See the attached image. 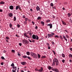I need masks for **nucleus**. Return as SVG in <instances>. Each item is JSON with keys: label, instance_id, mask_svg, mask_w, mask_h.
<instances>
[{"label": "nucleus", "instance_id": "obj_25", "mask_svg": "<svg viewBox=\"0 0 72 72\" xmlns=\"http://www.w3.org/2000/svg\"><path fill=\"white\" fill-rule=\"evenodd\" d=\"M50 21V20H49V19H47L46 21V22H47V23H49V22Z\"/></svg>", "mask_w": 72, "mask_h": 72}, {"label": "nucleus", "instance_id": "obj_43", "mask_svg": "<svg viewBox=\"0 0 72 72\" xmlns=\"http://www.w3.org/2000/svg\"><path fill=\"white\" fill-rule=\"evenodd\" d=\"M66 37H67V38H69V36H68V35H66Z\"/></svg>", "mask_w": 72, "mask_h": 72}, {"label": "nucleus", "instance_id": "obj_51", "mask_svg": "<svg viewBox=\"0 0 72 72\" xmlns=\"http://www.w3.org/2000/svg\"><path fill=\"white\" fill-rule=\"evenodd\" d=\"M1 64L2 66H3V65L4 64V63H3V62H1Z\"/></svg>", "mask_w": 72, "mask_h": 72}, {"label": "nucleus", "instance_id": "obj_12", "mask_svg": "<svg viewBox=\"0 0 72 72\" xmlns=\"http://www.w3.org/2000/svg\"><path fill=\"white\" fill-rule=\"evenodd\" d=\"M36 9L37 11H39V10H40V8L39 6H37L36 7Z\"/></svg>", "mask_w": 72, "mask_h": 72}, {"label": "nucleus", "instance_id": "obj_17", "mask_svg": "<svg viewBox=\"0 0 72 72\" xmlns=\"http://www.w3.org/2000/svg\"><path fill=\"white\" fill-rule=\"evenodd\" d=\"M19 6H16V8H15L16 10H18V9L19 8Z\"/></svg>", "mask_w": 72, "mask_h": 72}, {"label": "nucleus", "instance_id": "obj_28", "mask_svg": "<svg viewBox=\"0 0 72 72\" xmlns=\"http://www.w3.org/2000/svg\"><path fill=\"white\" fill-rule=\"evenodd\" d=\"M1 59L3 60H5V58H4V57L3 56L1 57Z\"/></svg>", "mask_w": 72, "mask_h": 72}, {"label": "nucleus", "instance_id": "obj_22", "mask_svg": "<svg viewBox=\"0 0 72 72\" xmlns=\"http://www.w3.org/2000/svg\"><path fill=\"white\" fill-rule=\"evenodd\" d=\"M50 5L51 6H54V4L53 3H51L50 4Z\"/></svg>", "mask_w": 72, "mask_h": 72}, {"label": "nucleus", "instance_id": "obj_58", "mask_svg": "<svg viewBox=\"0 0 72 72\" xmlns=\"http://www.w3.org/2000/svg\"><path fill=\"white\" fill-rule=\"evenodd\" d=\"M30 10H31V12H33V10L32 8L30 9Z\"/></svg>", "mask_w": 72, "mask_h": 72}, {"label": "nucleus", "instance_id": "obj_60", "mask_svg": "<svg viewBox=\"0 0 72 72\" xmlns=\"http://www.w3.org/2000/svg\"><path fill=\"white\" fill-rule=\"evenodd\" d=\"M69 61L70 62V63H71V62H72V60L71 59Z\"/></svg>", "mask_w": 72, "mask_h": 72}, {"label": "nucleus", "instance_id": "obj_23", "mask_svg": "<svg viewBox=\"0 0 72 72\" xmlns=\"http://www.w3.org/2000/svg\"><path fill=\"white\" fill-rule=\"evenodd\" d=\"M71 15L72 14H70L69 13L68 14V15L69 17H70V16H71Z\"/></svg>", "mask_w": 72, "mask_h": 72}, {"label": "nucleus", "instance_id": "obj_33", "mask_svg": "<svg viewBox=\"0 0 72 72\" xmlns=\"http://www.w3.org/2000/svg\"><path fill=\"white\" fill-rule=\"evenodd\" d=\"M55 37L56 38H59V36H58V35H55Z\"/></svg>", "mask_w": 72, "mask_h": 72}, {"label": "nucleus", "instance_id": "obj_18", "mask_svg": "<svg viewBox=\"0 0 72 72\" xmlns=\"http://www.w3.org/2000/svg\"><path fill=\"white\" fill-rule=\"evenodd\" d=\"M62 57H63V58H64L65 57V54H64L62 53Z\"/></svg>", "mask_w": 72, "mask_h": 72}, {"label": "nucleus", "instance_id": "obj_49", "mask_svg": "<svg viewBox=\"0 0 72 72\" xmlns=\"http://www.w3.org/2000/svg\"><path fill=\"white\" fill-rule=\"evenodd\" d=\"M17 27H18V28H19V27H20V25L19 24H18L17 25Z\"/></svg>", "mask_w": 72, "mask_h": 72}, {"label": "nucleus", "instance_id": "obj_57", "mask_svg": "<svg viewBox=\"0 0 72 72\" xmlns=\"http://www.w3.org/2000/svg\"><path fill=\"white\" fill-rule=\"evenodd\" d=\"M19 45L20 46H22V44L21 43H19Z\"/></svg>", "mask_w": 72, "mask_h": 72}, {"label": "nucleus", "instance_id": "obj_36", "mask_svg": "<svg viewBox=\"0 0 72 72\" xmlns=\"http://www.w3.org/2000/svg\"><path fill=\"white\" fill-rule=\"evenodd\" d=\"M41 24H42L43 25H44V22L43 21L41 22Z\"/></svg>", "mask_w": 72, "mask_h": 72}, {"label": "nucleus", "instance_id": "obj_47", "mask_svg": "<svg viewBox=\"0 0 72 72\" xmlns=\"http://www.w3.org/2000/svg\"><path fill=\"white\" fill-rule=\"evenodd\" d=\"M10 27H12V24L10 23L9 24Z\"/></svg>", "mask_w": 72, "mask_h": 72}, {"label": "nucleus", "instance_id": "obj_5", "mask_svg": "<svg viewBox=\"0 0 72 72\" xmlns=\"http://www.w3.org/2000/svg\"><path fill=\"white\" fill-rule=\"evenodd\" d=\"M22 42H23V43L24 44H28V42L27 40H22Z\"/></svg>", "mask_w": 72, "mask_h": 72}, {"label": "nucleus", "instance_id": "obj_3", "mask_svg": "<svg viewBox=\"0 0 72 72\" xmlns=\"http://www.w3.org/2000/svg\"><path fill=\"white\" fill-rule=\"evenodd\" d=\"M32 38L33 39H36V40H39V38L38 36L37 35H35L34 34L32 36Z\"/></svg>", "mask_w": 72, "mask_h": 72}, {"label": "nucleus", "instance_id": "obj_48", "mask_svg": "<svg viewBox=\"0 0 72 72\" xmlns=\"http://www.w3.org/2000/svg\"><path fill=\"white\" fill-rule=\"evenodd\" d=\"M22 18H26V16H25V15H23L22 16Z\"/></svg>", "mask_w": 72, "mask_h": 72}, {"label": "nucleus", "instance_id": "obj_21", "mask_svg": "<svg viewBox=\"0 0 72 72\" xmlns=\"http://www.w3.org/2000/svg\"><path fill=\"white\" fill-rule=\"evenodd\" d=\"M5 4V2H4L2 1L0 2L1 4Z\"/></svg>", "mask_w": 72, "mask_h": 72}, {"label": "nucleus", "instance_id": "obj_1", "mask_svg": "<svg viewBox=\"0 0 72 72\" xmlns=\"http://www.w3.org/2000/svg\"><path fill=\"white\" fill-rule=\"evenodd\" d=\"M53 61L55 62L56 66H58L59 64V61L57 58H54L53 59Z\"/></svg>", "mask_w": 72, "mask_h": 72}, {"label": "nucleus", "instance_id": "obj_45", "mask_svg": "<svg viewBox=\"0 0 72 72\" xmlns=\"http://www.w3.org/2000/svg\"><path fill=\"white\" fill-rule=\"evenodd\" d=\"M32 23L33 25H35V22L33 21H32Z\"/></svg>", "mask_w": 72, "mask_h": 72}, {"label": "nucleus", "instance_id": "obj_46", "mask_svg": "<svg viewBox=\"0 0 72 72\" xmlns=\"http://www.w3.org/2000/svg\"><path fill=\"white\" fill-rule=\"evenodd\" d=\"M63 38L64 39H66V36L64 35H63Z\"/></svg>", "mask_w": 72, "mask_h": 72}, {"label": "nucleus", "instance_id": "obj_34", "mask_svg": "<svg viewBox=\"0 0 72 72\" xmlns=\"http://www.w3.org/2000/svg\"><path fill=\"white\" fill-rule=\"evenodd\" d=\"M11 66H12V67H13V66H14V64L13 63H12L11 65Z\"/></svg>", "mask_w": 72, "mask_h": 72}, {"label": "nucleus", "instance_id": "obj_24", "mask_svg": "<svg viewBox=\"0 0 72 72\" xmlns=\"http://www.w3.org/2000/svg\"><path fill=\"white\" fill-rule=\"evenodd\" d=\"M55 64V62L54 61H53V63L52 64V65L53 66H54Z\"/></svg>", "mask_w": 72, "mask_h": 72}, {"label": "nucleus", "instance_id": "obj_19", "mask_svg": "<svg viewBox=\"0 0 72 72\" xmlns=\"http://www.w3.org/2000/svg\"><path fill=\"white\" fill-rule=\"evenodd\" d=\"M62 22L63 24H64V25H66V23L63 21H62Z\"/></svg>", "mask_w": 72, "mask_h": 72}, {"label": "nucleus", "instance_id": "obj_56", "mask_svg": "<svg viewBox=\"0 0 72 72\" xmlns=\"http://www.w3.org/2000/svg\"><path fill=\"white\" fill-rule=\"evenodd\" d=\"M19 68H17V72H18L19 71Z\"/></svg>", "mask_w": 72, "mask_h": 72}, {"label": "nucleus", "instance_id": "obj_4", "mask_svg": "<svg viewBox=\"0 0 72 72\" xmlns=\"http://www.w3.org/2000/svg\"><path fill=\"white\" fill-rule=\"evenodd\" d=\"M12 68H13V69L12 70V71L13 72H16V70L17 69V67L14 66L12 67Z\"/></svg>", "mask_w": 72, "mask_h": 72}, {"label": "nucleus", "instance_id": "obj_53", "mask_svg": "<svg viewBox=\"0 0 72 72\" xmlns=\"http://www.w3.org/2000/svg\"><path fill=\"white\" fill-rule=\"evenodd\" d=\"M35 70L36 71H39V70H38V69L36 68L35 69Z\"/></svg>", "mask_w": 72, "mask_h": 72}, {"label": "nucleus", "instance_id": "obj_30", "mask_svg": "<svg viewBox=\"0 0 72 72\" xmlns=\"http://www.w3.org/2000/svg\"><path fill=\"white\" fill-rule=\"evenodd\" d=\"M25 20L26 21H28V20H29V19H28L27 18H25Z\"/></svg>", "mask_w": 72, "mask_h": 72}, {"label": "nucleus", "instance_id": "obj_15", "mask_svg": "<svg viewBox=\"0 0 72 72\" xmlns=\"http://www.w3.org/2000/svg\"><path fill=\"white\" fill-rule=\"evenodd\" d=\"M69 57L70 59H72V55L71 54H70L69 55Z\"/></svg>", "mask_w": 72, "mask_h": 72}, {"label": "nucleus", "instance_id": "obj_26", "mask_svg": "<svg viewBox=\"0 0 72 72\" xmlns=\"http://www.w3.org/2000/svg\"><path fill=\"white\" fill-rule=\"evenodd\" d=\"M16 17H14V21H16Z\"/></svg>", "mask_w": 72, "mask_h": 72}, {"label": "nucleus", "instance_id": "obj_38", "mask_svg": "<svg viewBox=\"0 0 72 72\" xmlns=\"http://www.w3.org/2000/svg\"><path fill=\"white\" fill-rule=\"evenodd\" d=\"M51 69V70L52 71H54L55 70V69L54 68H52V69Z\"/></svg>", "mask_w": 72, "mask_h": 72}, {"label": "nucleus", "instance_id": "obj_7", "mask_svg": "<svg viewBox=\"0 0 72 72\" xmlns=\"http://www.w3.org/2000/svg\"><path fill=\"white\" fill-rule=\"evenodd\" d=\"M47 26H50V28L51 29V28H52V27H53V25H52L51 24H48Z\"/></svg>", "mask_w": 72, "mask_h": 72}, {"label": "nucleus", "instance_id": "obj_52", "mask_svg": "<svg viewBox=\"0 0 72 72\" xmlns=\"http://www.w3.org/2000/svg\"><path fill=\"white\" fill-rule=\"evenodd\" d=\"M3 10L2 9H0V12H3Z\"/></svg>", "mask_w": 72, "mask_h": 72}, {"label": "nucleus", "instance_id": "obj_55", "mask_svg": "<svg viewBox=\"0 0 72 72\" xmlns=\"http://www.w3.org/2000/svg\"><path fill=\"white\" fill-rule=\"evenodd\" d=\"M52 33V36L54 35V33Z\"/></svg>", "mask_w": 72, "mask_h": 72}, {"label": "nucleus", "instance_id": "obj_32", "mask_svg": "<svg viewBox=\"0 0 72 72\" xmlns=\"http://www.w3.org/2000/svg\"><path fill=\"white\" fill-rule=\"evenodd\" d=\"M41 19V17H39L37 18V20H39V19Z\"/></svg>", "mask_w": 72, "mask_h": 72}, {"label": "nucleus", "instance_id": "obj_61", "mask_svg": "<svg viewBox=\"0 0 72 72\" xmlns=\"http://www.w3.org/2000/svg\"><path fill=\"white\" fill-rule=\"evenodd\" d=\"M18 56H19L20 57L21 56V54H19V53H18Z\"/></svg>", "mask_w": 72, "mask_h": 72}, {"label": "nucleus", "instance_id": "obj_64", "mask_svg": "<svg viewBox=\"0 0 72 72\" xmlns=\"http://www.w3.org/2000/svg\"><path fill=\"white\" fill-rule=\"evenodd\" d=\"M48 49H50V46H48Z\"/></svg>", "mask_w": 72, "mask_h": 72}, {"label": "nucleus", "instance_id": "obj_14", "mask_svg": "<svg viewBox=\"0 0 72 72\" xmlns=\"http://www.w3.org/2000/svg\"><path fill=\"white\" fill-rule=\"evenodd\" d=\"M24 36H26V37H27V38H29V37H28V36L27 35V34H26V33H25L24 34Z\"/></svg>", "mask_w": 72, "mask_h": 72}, {"label": "nucleus", "instance_id": "obj_31", "mask_svg": "<svg viewBox=\"0 0 72 72\" xmlns=\"http://www.w3.org/2000/svg\"><path fill=\"white\" fill-rule=\"evenodd\" d=\"M27 58H28V59H29V60H31V57L29 56L27 57Z\"/></svg>", "mask_w": 72, "mask_h": 72}, {"label": "nucleus", "instance_id": "obj_2", "mask_svg": "<svg viewBox=\"0 0 72 72\" xmlns=\"http://www.w3.org/2000/svg\"><path fill=\"white\" fill-rule=\"evenodd\" d=\"M30 55L33 58H37V55L35 54V53H33L32 52H31Z\"/></svg>", "mask_w": 72, "mask_h": 72}, {"label": "nucleus", "instance_id": "obj_13", "mask_svg": "<svg viewBox=\"0 0 72 72\" xmlns=\"http://www.w3.org/2000/svg\"><path fill=\"white\" fill-rule=\"evenodd\" d=\"M54 71L56 72H59V70H58V69H57V68H55V69Z\"/></svg>", "mask_w": 72, "mask_h": 72}, {"label": "nucleus", "instance_id": "obj_40", "mask_svg": "<svg viewBox=\"0 0 72 72\" xmlns=\"http://www.w3.org/2000/svg\"><path fill=\"white\" fill-rule=\"evenodd\" d=\"M36 30H37L38 28V27H37V26H36L35 27V28Z\"/></svg>", "mask_w": 72, "mask_h": 72}, {"label": "nucleus", "instance_id": "obj_11", "mask_svg": "<svg viewBox=\"0 0 72 72\" xmlns=\"http://www.w3.org/2000/svg\"><path fill=\"white\" fill-rule=\"evenodd\" d=\"M47 36L49 37H52L53 35L51 34H48Z\"/></svg>", "mask_w": 72, "mask_h": 72}, {"label": "nucleus", "instance_id": "obj_27", "mask_svg": "<svg viewBox=\"0 0 72 72\" xmlns=\"http://www.w3.org/2000/svg\"><path fill=\"white\" fill-rule=\"evenodd\" d=\"M27 56H26V55H24L23 56H22V58H27Z\"/></svg>", "mask_w": 72, "mask_h": 72}, {"label": "nucleus", "instance_id": "obj_35", "mask_svg": "<svg viewBox=\"0 0 72 72\" xmlns=\"http://www.w3.org/2000/svg\"><path fill=\"white\" fill-rule=\"evenodd\" d=\"M62 62L63 63H64V62H65V60L64 59H62Z\"/></svg>", "mask_w": 72, "mask_h": 72}, {"label": "nucleus", "instance_id": "obj_29", "mask_svg": "<svg viewBox=\"0 0 72 72\" xmlns=\"http://www.w3.org/2000/svg\"><path fill=\"white\" fill-rule=\"evenodd\" d=\"M38 58L39 59H40V57H41L40 56V55L39 54H38Z\"/></svg>", "mask_w": 72, "mask_h": 72}, {"label": "nucleus", "instance_id": "obj_16", "mask_svg": "<svg viewBox=\"0 0 72 72\" xmlns=\"http://www.w3.org/2000/svg\"><path fill=\"white\" fill-rule=\"evenodd\" d=\"M52 68L51 67V66H49L48 67V69H49V70H51V69Z\"/></svg>", "mask_w": 72, "mask_h": 72}, {"label": "nucleus", "instance_id": "obj_8", "mask_svg": "<svg viewBox=\"0 0 72 72\" xmlns=\"http://www.w3.org/2000/svg\"><path fill=\"white\" fill-rule=\"evenodd\" d=\"M38 71L40 72H42L43 71V68L42 67L40 68V69H38Z\"/></svg>", "mask_w": 72, "mask_h": 72}, {"label": "nucleus", "instance_id": "obj_41", "mask_svg": "<svg viewBox=\"0 0 72 72\" xmlns=\"http://www.w3.org/2000/svg\"><path fill=\"white\" fill-rule=\"evenodd\" d=\"M60 38L61 39L63 40V38L62 37V35H60Z\"/></svg>", "mask_w": 72, "mask_h": 72}, {"label": "nucleus", "instance_id": "obj_10", "mask_svg": "<svg viewBox=\"0 0 72 72\" xmlns=\"http://www.w3.org/2000/svg\"><path fill=\"white\" fill-rule=\"evenodd\" d=\"M9 8L11 10H13L14 9V6L12 5L10 6H9Z\"/></svg>", "mask_w": 72, "mask_h": 72}, {"label": "nucleus", "instance_id": "obj_54", "mask_svg": "<svg viewBox=\"0 0 72 72\" xmlns=\"http://www.w3.org/2000/svg\"><path fill=\"white\" fill-rule=\"evenodd\" d=\"M46 44L48 46H49V44L48 43H46Z\"/></svg>", "mask_w": 72, "mask_h": 72}, {"label": "nucleus", "instance_id": "obj_44", "mask_svg": "<svg viewBox=\"0 0 72 72\" xmlns=\"http://www.w3.org/2000/svg\"><path fill=\"white\" fill-rule=\"evenodd\" d=\"M52 18L53 19H55V16L54 15H53V16H52Z\"/></svg>", "mask_w": 72, "mask_h": 72}, {"label": "nucleus", "instance_id": "obj_37", "mask_svg": "<svg viewBox=\"0 0 72 72\" xmlns=\"http://www.w3.org/2000/svg\"><path fill=\"white\" fill-rule=\"evenodd\" d=\"M12 52V53H15V50H12L11 51Z\"/></svg>", "mask_w": 72, "mask_h": 72}, {"label": "nucleus", "instance_id": "obj_50", "mask_svg": "<svg viewBox=\"0 0 72 72\" xmlns=\"http://www.w3.org/2000/svg\"><path fill=\"white\" fill-rule=\"evenodd\" d=\"M51 43L52 45H53L55 44L54 43V42H52Z\"/></svg>", "mask_w": 72, "mask_h": 72}, {"label": "nucleus", "instance_id": "obj_9", "mask_svg": "<svg viewBox=\"0 0 72 72\" xmlns=\"http://www.w3.org/2000/svg\"><path fill=\"white\" fill-rule=\"evenodd\" d=\"M21 64L24 65H26L27 64V63H26V62H21Z\"/></svg>", "mask_w": 72, "mask_h": 72}, {"label": "nucleus", "instance_id": "obj_63", "mask_svg": "<svg viewBox=\"0 0 72 72\" xmlns=\"http://www.w3.org/2000/svg\"><path fill=\"white\" fill-rule=\"evenodd\" d=\"M65 39L66 41H67V38H65V39Z\"/></svg>", "mask_w": 72, "mask_h": 72}, {"label": "nucleus", "instance_id": "obj_6", "mask_svg": "<svg viewBox=\"0 0 72 72\" xmlns=\"http://www.w3.org/2000/svg\"><path fill=\"white\" fill-rule=\"evenodd\" d=\"M8 15L9 17H13V15L12 13H10L8 14Z\"/></svg>", "mask_w": 72, "mask_h": 72}, {"label": "nucleus", "instance_id": "obj_20", "mask_svg": "<svg viewBox=\"0 0 72 72\" xmlns=\"http://www.w3.org/2000/svg\"><path fill=\"white\" fill-rule=\"evenodd\" d=\"M26 54L28 55H29L30 54V52L27 51L26 52Z\"/></svg>", "mask_w": 72, "mask_h": 72}, {"label": "nucleus", "instance_id": "obj_39", "mask_svg": "<svg viewBox=\"0 0 72 72\" xmlns=\"http://www.w3.org/2000/svg\"><path fill=\"white\" fill-rule=\"evenodd\" d=\"M41 58H46V57H45V56H42Z\"/></svg>", "mask_w": 72, "mask_h": 72}, {"label": "nucleus", "instance_id": "obj_62", "mask_svg": "<svg viewBox=\"0 0 72 72\" xmlns=\"http://www.w3.org/2000/svg\"><path fill=\"white\" fill-rule=\"evenodd\" d=\"M69 49L71 50V51H72V48H70Z\"/></svg>", "mask_w": 72, "mask_h": 72}, {"label": "nucleus", "instance_id": "obj_42", "mask_svg": "<svg viewBox=\"0 0 72 72\" xmlns=\"http://www.w3.org/2000/svg\"><path fill=\"white\" fill-rule=\"evenodd\" d=\"M6 38L7 40H9V38L8 37H6Z\"/></svg>", "mask_w": 72, "mask_h": 72}, {"label": "nucleus", "instance_id": "obj_59", "mask_svg": "<svg viewBox=\"0 0 72 72\" xmlns=\"http://www.w3.org/2000/svg\"><path fill=\"white\" fill-rule=\"evenodd\" d=\"M29 35L31 36H32V33H29Z\"/></svg>", "mask_w": 72, "mask_h": 72}]
</instances>
